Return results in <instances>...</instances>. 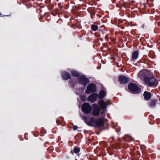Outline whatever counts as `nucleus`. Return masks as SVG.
Returning <instances> with one entry per match:
<instances>
[{
    "label": "nucleus",
    "mask_w": 160,
    "mask_h": 160,
    "mask_svg": "<svg viewBox=\"0 0 160 160\" xmlns=\"http://www.w3.org/2000/svg\"><path fill=\"white\" fill-rule=\"evenodd\" d=\"M144 82L146 85L150 87H156L158 83V79L153 76L146 78Z\"/></svg>",
    "instance_id": "f257e3e1"
},
{
    "label": "nucleus",
    "mask_w": 160,
    "mask_h": 160,
    "mask_svg": "<svg viewBox=\"0 0 160 160\" xmlns=\"http://www.w3.org/2000/svg\"><path fill=\"white\" fill-rule=\"evenodd\" d=\"M130 92L133 94H138L141 92V89L136 84L132 82L130 83L128 86Z\"/></svg>",
    "instance_id": "f03ea898"
},
{
    "label": "nucleus",
    "mask_w": 160,
    "mask_h": 160,
    "mask_svg": "<svg viewBox=\"0 0 160 160\" xmlns=\"http://www.w3.org/2000/svg\"><path fill=\"white\" fill-rule=\"evenodd\" d=\"M97 91L96 85L93 83L89 84L87 86V88L85 90V92L87 94H90L91 93H94Z\"/></svg>",
    "instance_id": "7ed1b4c3"
},
{
    "label": "nucleus",
    "mask_w": 160,
    "mask_h": 160,
    "mask_svg": "<svg viewBox=\"0 0 160 160\" xmlns=\"http://www.w3.org/2000/svg\"><path fill=\"white\" fill-rule=\"evenodd\" d=\"M82 111L85 113H90L92 110V106L88 103H84L82 106Z\"/></svg>",
    "instance_id": "20e7f679"
},
{
    "label": "nucleus",
    "mask_w": 160,
    "mask_h": 160,
    "mask_svg": "<svg viewBox=\"0 0 160 160\" xmlns=\"http://www.w3.org/2000/svg\"><path fill=\"white\" fill-rule=\"evenodd\" d=\"M91 121L92 122V123H95L96 126L97 127L103 126L104 125V122L103 118H100L97 120L94 118H91Z\"/></svg>",
    "instance_id": "39448f33"
},
{
    "label": "nucleus",
    "mask_w": 160,
    "mask_h": 160,
    "mask_svg": "<svg viewBox=\"0 0 160 160\" xmlns=\"http://www.w3.org/2000/svg\"><path fill=\"white\" fill-rule=\"evenodd\" d=\"M79 83L85 87L90 82L89 79L83 76L79 77L77 79Z\"/></svg>",
    "instance_id": "423d86ee"
},
{
    "label": "nucleus",
    "mask_w": 160,
    "mask_h": 160,
    "mask_svg": "<svg viewBox=\"0 0 160 160\" xmlns=\"http://www.w3.org/2000/svg\"><path fill=\"white\" fill-rule=\"evenodd\" d=\"M100 111L101 109L97 105L95 104L93 106L92 114L94 116H98L100 114Z\"/></svg>",
    "instance_id": "0eeeda50"
},
{
    "label": "nucleus",
    "mask_w": 160,
    "mask_h": 160,
    "mask_svg": "<svg viewBox=\"0 0 160 160\" xmlns=\"http://www.w3.org/2000/svg\"><path fill=\"white\" fill-rule=\"evenodd\" d=\"M129 81V78L126 76L121 75L119 76L118 81L121 84H126L128 83Z\"/></svg>",
    "instance_id": "6e6552de"
},
{
    "label": "nucleus",
    "mask_w": 160,
    "mask_h": 160,
    "mask_svg": "<svg viewBox=\"0 0 160 160\" xmlns=\"http://www.w3.org/2000/svg\"><path fill=\"white\" fill-rule=\"evenodd\" d=\"M148 72L146 70H141L138 73V76L142 79H143L144 81H145L146 78H148Z\"/></svg>",
    "instance_id": "1a4fd4ad"
},
{
    "label": "nucleus",
    "mask_w": 160,
    "mask_h": 160,
    "mask_svg": "<svg viewBox=\"0 0 160 160\" xmlns=\"http://www.w3.org/2000/svg\"><path fill=\"white\" fill-rule=\"evenodd\" d=\"M62 78L64 80H67L71 78L70 74L66 71H62L61 73Z\"/></svg>",
    "instance_id": "9d476101"
},
{
    "label": "nucleus",
    "mask_w": 160,
    "mask_h": 160,
    "mask_svg": "<svg viewBox=\"0 0 160 160\" xmlns=\"http://www.w3.org/2000/svg\"><path fill=\"white\" fill-rule=\"evenodd\" d=\"M151 93L148 91H145L143 94V96L144 100L145 101H148L151 99L152 97Z\"/></svg>",
    "instance_id": "9b49d317"
},
{
    "label": "nucleus",
    "mask_w": 160,
    "mask_h": 160,
    "mask_svg": "<svg viewBox=\"0 0 160 160\" xmlns=\"http://www.w3.org/2000/svg\"><path fill=\"white\" fill-rule=\"evenodd\" d=\"M98 97V94L97 93H92L88 97V101H91L93 103L96 100Z\"/></svg>",
    "instance_id": "f8f14e48"
},
{
    "label": "nucleus",
    "mask_w": 160,
    "mask_h": 160,
    "mask_svg": "<svg viewBox=\"0 0 160 160\" xmlns=\"http://www.w3.org/2000/svg\"><path fill=\"white\" fill-rule=\"evenodd\" d=\"M98 104L100 106V108L101 110H105L106 109L107 107V105L104 102V100H100L98 103Z\"/></svg>",
    "instance_id": "ddd939ff"
},
{
    "label": "nucleus",
    "mask_w": 160,
    "mask_h": 160,
    "mask_svg": "<svg viewBox=\"0 0 160 160\" xmlns=\"http://www.w3.org/2000/svg\"><path fill=\"white\" fill-rule=\"evenodd\" d=\"M158 103V99H152L148 103V105L150 107H155Z\"/></svg>",
    "instance_id": "4468645a"
},
{
    "label": "nucleus",
    "mask_w": 160,
    "mask_h": 160,
    "mask_svg": "<svg viewBox=\"0 0 160 160\" xmlns=\"http://www.w3.org/2000/svg\"><path fill=\"white\" fill-rule=\"evenodd\" d=\"M139 52L138 51H135L133 52L132 54L131 60L134 61L138 57Z\"/></svg>",
    "instance_id": "2eb2a0df"
},
{
    "label": "nucleus",
    "mask_w": 160,
    "mask_h": 160,
    "mask_svg": "<svg viewBox=\"0 0 160 160\" xmlns=\"http://www.w3.org/2000/svg\"><path fill=\"white\" fill-rule=\"evenodd\" d=\"M106 95V92L102 89L101 90L99 93L98 97L100 100H102L103 98L105 97Z\"/></svg>",
    "instance_id": "dca6fc26"
},
{
    "label": "nucleus",
    "mask_w": 160,
    "mask_h": 160,
    "mask_svg": "<svg viewBox=\"0 0 160 160\" xmlns=\"http://www.w3.org/2000/svg\"><path fill=\"white\" fill-rule=\"evenodd\" d=\"M70 79L68 81L69 82V86L70 88H73L75 86V84L76 83V82H74V81L72 79Z\"/></svg>",
    "instance_id": "f3484780"
},
{
    "label": "nucleus",
    "mask_w": 160,
    "mask_h": 160,
    "mask_svg": "<svg viewBox=\"0 0 160 160\" xmlns=\"http://www.w3.org/2000/svg\"><path fill=\"white\" fill-rule=\"evenodd\" d=\"M80 148L79 147H75L73 148V152H74V153L77 154V155L78 156V157H79L80 155V154L79 153L80 152Z\"/></svg>",
    "instance_id": "a211bd4d"
},
{
    "label": "nucleus",
    "mask_w": 160,
    "mask_h": 160,
    "mask_svg": "<svg viewBox=\"0 0 160 160\" xmlns=\"http://www.w3.org/2000/svg\"><path fill=\"white\" fill-rule=\"evenodd\" d=\"M72 75L73 77H79L80 75L79 73L76 70H72L71 71Z\"/></svg>",
    "instance_id": "6ab92c4d"
},
{
    "label": "nucleus",
    "mask_w": 160,
    "mask_h": 160,
    "mask_svg": "<svg viewBox=\"0 0 160 160\" xmlns=\"http://www.w3.org/2000/svg\"><path fill=\"white\" fill-rule=\"evenodd\" d=\"M88 11L90 13V15L95 14L96 13L95 10L93 8H89L88 9Z\"/></svg>",
    "instance_id": "aec40b11"
},
{
    "label": "nucleus",
    "mask_w": 160,
    "mask_h": 160,
    "mask_svg": "<svg viewBox=\"0 0 160 160\" xmlns=\"http://www.w3.org/2000/svg\"><path fill=\"white\" fill-rule=\"evenodd\" d=\"M84 119L85 120V123H86L88 126H91V127H93L94 125L92 123V122L91 121V119H90V121H89L87 122V118L86 117H83Z\"/></svg>",
    "instance_id": "412c9836"
},
{
    "label": "nucleus",
    "mask_w": 160,
    "mask_h": 160,
    "mask_svg": "<svg viewBox=\"0 0 160 160\" xmlns=\"http://www.w3.org/2000/svg\"><path fill=\"white\" fill-rule=\"evenodd\" d=\"M91 28L92 31H95L98 29V27L97 25L92 24L91 27Z\"/></svg>",
    "instance_id": "4be33fe9"
},
{
    "label": "nucleus",
    "mask_w": 160,
    "mask_h": 160,
    "mask_svg": "<svg viewBox=\"0 0 160 160\" xmlns=\"http://www.w3.org/2000/svg\"><path fill=\"white\" fill-rule=\"evenodd\" d=\"M142 157L144 158V160H150V159L148 157L146 156L144 158V157H145L146 154L145 152H144V151H142Z\"/></svg>",
    "instance_id": "5701e85b"
},
{
    "label": "nucleus",
    "mask_w": 160,
    "mask_h": 160,
    "mask_svg": "<svg viewBox=\"0 0 160 160\" xmlns=\"http://www.w3.org/2000/svg\"><path fill=\"white\" fill-rule=\"evenodd\" d=\"M54 148L52 146H50L49 148H47V150L49 151V152L51 153L52 152Z\"/></svg>",
    "instance_id": "b1692460"
},
{
    "label": "nucleus",
    "mask_w": 160,
    "mask_h": 160,
    "mask_svg": "<svg viewBox=\"0 0 160 160\" xmlns=\"http://www.w3.org/2000/svg\"><path fill=\"white\" fill-rule=\"evenodd\" d=\"M91 18L92 19H97L98 17L96 16V15L95 14H91Z\"/></svg>",
    "instance_id": "393cba45"
},
{
    "label": "nucleus",
    "mask_w": 160,
    "mask_h": 160,
    "mask_svg": "<svg viewBox=\"0 0 160 160\" xmlns=\"http://www.w3.org/2000/svg\"><path fill=\"white\" fill-rule=\"evenodd\" d=\"M114 140V138L113 137H112L110 138L108 140V141L109 142L111 143L113 142Z\"/></svg>",
    "instance_id": "a878e982"
},
{
    "label": "nucleus",
    "mask_w": 160,
    "mask_h": 160,
    "mask_svg": "<svg viewBox=\"0 0 160 160\" xmlns=\"http://www.w3.org/2000/svg\"><path fill=\"white\" fill-rule=\"evenodd\" d=\"M151 7H150L149 8H146L145 9L146 11H147V12L149 14H151Z\"/></svg>",
    "instance_id": "bb28decb"
},
{
    "label": "nucleus",
    "mask_w": 160,
    "mask_h": 160,
    "mask_svg": "<svg viewBox=\"0 0 160 160\" xmlns=\"http://www.w3.org/2000/svg\"><path fill=\"white\" fill-rule=\"evenodd\" d=\"M121 8L122 7H124L125 8H126L127 7V5H126L124 2L123 3L120 4Z\"/></svg>",
    "instance_id": "cd10ccee"
},
{
    "label": "nucleus",
    "mask_w": 160,
    "mask_h": 160,
    "mask_svg": "<svg viewBox=\"0 0 160 160\" xmlns=\"http://www.w3.org/2000/svg\"><path fill=\"white\" fill-rule=\"evenodd\" d=\"M101 115L102 117H103L104 118L105 116L106 113H105V112L104 111H102L101 112Z\"/></svg>",
    "instance_id": "c85d7f7f"
},
{
    "label": "nucleus",
    "mask_w": 160,
    "mask_h": 160,
    "mask_svg": "<svg viewBox=\"0 0 160 160\" xmlns=\"http://www.w3.org/2000/svg\"><path fill=\"white\" fill-rule=\"evenodd\" d=\"M151 14H153L155 13V9L153 8H151Z\"/></svg>",
    "instance_id": "c756f323"
},
{
    "label": "nucleus",
    "mask_w": 160,
    "mask_h": 160,
    "mask_svg": "<svg viewBox=\"0 0 160 160\" xmlns=\"http://www.w3.org/2000/svg\"><path fill=\"white\" fill-rule=\"evenodd\" d=\"M48 145H49V142H46L44 143V145L46 147H48Z\"/></svg>",
    "instance_id": "7c9ffc66"
},
{
    "label": "nucleus",
    "mask_w": 160,
    "mask_h": 160,
    "mask_svg": "<svg viewBox=\"0 0 160 160\" xmlns=\"http://www.w3.org/2000/svg\"><path fill=\"white\" fill-rule=\"evenodd\" d=\"M69 2H68V3L65 5V8L66 9H68L69 8Z\"/></svg>",
    "instance_id": "2f4dec72"
},
{
    "label": "nucleus",
    "mask_w": 160,
    "mask_h": 160,
    "mask_svg": "<svg viewBox=\"0 0 160 160\" xmlns=\"http://www.w3.org/2000/svg\"><path fill=\"white\" fill-rule=\"evenodd\" d=\"M78 128V126L76 125H75L73 127V129L74 130H77Z\"/></svg>",
    "instance_id": "473e14b6"
},
{
    "label": "nucleus",
    "mask_w": 160,
    "mask_h": 160,
    "mask_svg": "<svg viewBox=\"0 0 160 160\" xmlns=\"http://www.w3.org/2000/svg\"><path fill=\"white\" fill-rule=\"evenodd\" d=\"M54 7V5L52 4H50L49 6V8L50 9H52Z\"/></svg>",
    "instance_id": "72a5a7b5"
},
{
    "label": "nucleus",
    "mask_w": 160,
    "mask_h": 160,
    "mask_svg": "<svg viewBox=\"0 0 160 160\" xmlns=\"http://www.w3.org/2000/svg\"><path fill=\"white\" fill-rule=\"evenodd\" d=\"M81 99L82 101H85V97L84 96L82 97L81 98Z\"/></svg>",
    "instance_id": "f704fd0d"
},
{
    "label": "nucleus",
    "mask_w": 160,
    "mask_h": 160,
    "mask_svg": "<svg viewBox=\"0 0 160 160\" xmlns=\"http://www.w3.org/2000/svg\"><path fill=\"white\" fill-rule=\"evenodd\" d=\"M107 105H109V104H111V102L110 101V100H108L107 101Z\"/></svg>",
    "instance_id": "c9c22d12"
},
{
    "label": "nucleus",
    "mask_w": 160,
    "mask_h": 160,
    "mask_svg": "<svg viewBox=\"0 0 160 160\" xmlns=\"http://www.w3.org/2000/svg\"><path fill=\"white\" fill-rule=\"evenodd\" d=\"M96 16L98 17V18H100L101 17V15H100L99 14H97L96 15Z\"/></svg>",
    "instance_id": "e433bc0d"
},
{
    "label": "nucleus",
    "mask_w": 160,
    "mask_h": 160,
    "mask_svg": "<svg viewBox=\"0 0 160 160\" xmlns=\"http://www.w3.org/2000/svg\"><path fill=\"white\" fill-rule=\"evenodd\" d=\"M58 6L60 8H62V7L61 6V3H58Z\"/></svg>",
    "instance_id": "4c0bfd02"
},
{
    "label": "nucleus",
    "mask_w": 160,
    "mask_h": 160,
    "mask_svg": "<svg viewBox=\"0 0 160 160\" xmlns=\"http://www.w3.org/2000/svg\"><path fill=\"white\" fill-rule=\"evenodd\" d=\"M116 7H117L121 8L120 4H117L116 3Z\"/></svg>",
    "instance_id": "58836bf2"
},
{
    "label": "nucleus",
    "mask_w": 160,
    "mask_h": 160,
    "mask_svg": "<svg viewBox=\"0 0 160 160\" xmlns=\"http://www.w3.org/2000/svg\"><path fill=\"white\" fill-rule=\"evenodd\" d=\"M70 153L72 154V155H73V154H74V152H73V150H72L70 152Z\"/></svg>",
    "instance_id": "ea45409f"
},
{
    "label": "nucleus",
    "mask_w": 160,
    "mask_h": 160,
    "mask_svg": "<svg viewBox=\"0 0 160 160\" xmlns=\"http://www.w3.org/2000/svg\"><path fill=\"white\" fill-rule=\"evenodd\" d=\"M59 10L58 9L56 8V12L57 13H58Z\"/></svg>",
    "instance_id": "a19ab883"
},
{
    "label": "nucleus",
    "mask_w": 160,
    "mask_h": 160,
    "mask_svg": "<svg viewBox=\"0 0 160 160\" xmlns=\"http://www.w3.org/2000/svg\"><path fill=\"white\" fill-rule=\"evenodd\" d=\"M42 17L41 16L39 18V20L40 21H41V20H42Z\"/></svg>",
    "instance_id": "79ce46f5"
},
{
    "label": "nucleus",
    "mask_w": 160,
    "mask_h": 160,
    "mask_svg": "<svg viewBox=\"0 0 160 160\" xmlns=\"http://www.w3.org/2000/svg\"><path fill=\"white\" fill-rule=\"evenodd\" d=\"M111 1L113 3H114L116 2V0H111Z\"/></svg>",
    "instance_id": "37998d69"
},
{
    "label": "nucleus",
    "mask_w": 160,
    "mask_h": 160,
    "mask_svg": "<svg viewBox=\"0 0 160 160\" xmlns=\"http://www.w3.org/2000/svg\"><path fill=\"white\" fill-rule=\"evenodd\" d=\"M157 24L160 27V22H159L158 23H157Z\"/></svg>",
    "instance_id": "c03bdc74"
},
{
    "label": "nucleus",
    "mask_w": 160,
    "mask_h": 160,
    "mask_svg": "<svg viewBox=\"0 0 160 160\" xmlns=\"http://www.w3.org/2000/svg\"><path fill=\"white\" fill-rule=\"evenodd\" d=\"M105 38L106 39L108 38V35H106V36H105Z\"/></svg>",
    "instance_id": "a18cd8bd"
},
{
    "label": "nucleus",
    "mask_w": 160,
    "mask_h": 160,
    "mask_svg": "<svg viewBox=\"0 0 160 160\" xmlns=\"http://www.w3.org/2000/svg\"><path fill=\"white\" fill-rule=\"evenodd\" d=\"M119 22L120 23H122L123 22H122V20H120L119 21Z\"/></svg>",
    "instance_id": "49530a36"
},
{
    "label": "nucleus",
    "mask_w": 160,
    "mask_h": 160,
    "mask_svg": "<svg viewBox=\"0 0 160 160\" xmlns=\"http://www.w3.org/2000/svg\"><path fill=\"white\" fill-rule=\"evenodd\" d=\"M124 148H127L128 147V146H126L125 147H124Z\"/></svg>",
    "instance_id": "de8ad7c7"
},
{
    "label": "nucleus",
    "mask_w": 160,
    "mask_h": 160,
    "mask_svg": "<svg viewBox=\"0 0 160 160\" xmlns=\"http://www.w3.org/2000/svg\"><path fill=\"white\" fill-rule=\"evenodd\" d=\"M123 140H126V139H125V138H124V137H123Z\"/></svg>",
    "instance_id": "09e8293b"
},
{
    "label": "nucleus",
    "mask_w": 160,
    "mask_h": 160,
    "mask_svg": "<svg viewBox=\"0 0 160 160\" xmlns=\"http://www.w3.org/2000/svg\"><path fill=\"white\" fill-rule=\"evenodd\" d=\"M84 132H85V133H87V132H86V131H85V130H84Z\"/></svg>",
    "instance_id": "8fccbe9b"
},
{
    "label": "nucleus",
    "mask_w": 160,
    "mask_h": 160,
    "mask_svg": "<svg viewBox=\"0 0 160 160\" xmlns=\"http://www.w3.org/2000/svg\"><path fill=\"white\" fill-rule=\"evenodd\" d=\"M65 0L66 1H68V0Z\"/></svg>",
    "instance_id": "3c124183"
},
{
    "label": "nucleus",
    "mask_w": 160,
    "mask_h": 160,
    "mask_svg": "<svg viewBox=\"0 0 160 160\" xmlns=\"http://www.w3.org/2000/svg\"><path fill=\"white\" fill-rule=\"evenodd\" d=\"M58 2L59 1L58 0H56Z\"/></svg>",
    "instance_id": "603ef678"
},
{
    "label": "nucleus",
    "mask_w": 160,
    "mask_h": 160,
    "mask_svg": "<svg viewBox=\"0 0 160 160\" xmlns=\"http://www.w3.org/2000/svg\"><path fill=\"white\" fill-rule=\"evenodd\" d=\"M157 123L159 124V122H158Z\"/></svg>",
    "instance_id": "864d4df0"
},
{
    "label": "nucleus",
    "mask_w": 160,
    "mask_h": 160,
    "mask_svg": "<svg viewBox=\"0 0 160 160\" xmlns=\"http://www.w3.org/2000/svg\"><path fill=\"white\" fill-rule=\"evenodd\" d=\"M159 44H160V43H159Z\"/></svg>",
    "instance_id": "5fc2aeb1"
}]
</instances>
